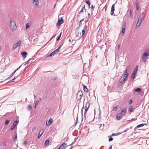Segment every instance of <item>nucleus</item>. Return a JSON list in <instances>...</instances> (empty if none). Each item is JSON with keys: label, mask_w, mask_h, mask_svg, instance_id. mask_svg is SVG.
Listing matches in <instances>:
<instances>
[{"label": "nucleus", "mask_w": 149, "mask_h": 149, "mask_svg": "<svg viewBox=\"0 0 149 149\" xmlns=\"http://www.w3.org/2000/svg\"><path fill=\"white\" fill-rule=\"evenodd\" d=\"M9 26L12 32L15 31L17 28L15 22L13 19H10L9 23Z\"/></svg>", "instance_id": "f257e3e1"}, {"label": "nucleus", "mask_w": 149, "mask_h": 149, "mask_svg": "<svg viewBox=\"0 0 149 149\" xmlns=\"http://www.w3.org/2000/svg\"><path fill=\"white\" fill-rule=\"evenodd\" d=\"M149 55V51L148 49H146L144 52V53L142 55V59L143 62L146 61V60L148 58L147 56Z\"/></svg>", "instance_id": "f03ea898"}, {"label": "nucleus", "mask_w": 149, "mask_h": 149, "mask_svg": "<svg viewBox=\"0 0 149 149\" xmlns=\"http://www.w3.org/2000/svg\"><path fill=\"white\" fill-rule=\"evenodd\" d=\"M61 47H58V48L57 49L55 50L52 53H50L47 56H46V58H47L48 57H51L52 56H54L55 54H57V53H58L59 49H60Z\"/></svg>", "instance_id": "7ed1b4c3"}, {"label": "nucleus", "mask_w": 149, "mask_h": 149, "mask_svg": "<svg viewBox=\"0 0 149 149\" xmlns=\"http://www.w3.org/2000/svg\"><path fill=\"white\" fill-rule=\"evenodd\" d=\"M83 93L81 91H79L77 94L76 97L77 99L78 100H80L82 97Z\"/></svg>", "instance_id": "20e7f679"}, {"label": "nucleus", "mask_w": 149, "mask_h": 149, "mask_svg": "<svg viewBox=\"0 0 149 149\" xmlns=\"http://www.w3.org/2000/svg\"><path fill=\"white\" fill-rule=\"evenodd\" d=\"M34 6L36 8H38L39 7V0H32Z\"/></svg>", "instance_id": "39448f33"}, {"label": "nucleus", "mask_w": 149, "mask_h": 149, "mask_svg": "<svg viewBox=\"0 0 149 149\" xmlns=\"http://www.w3.org/2000/svg\"><path fill=\"white\" fill-rule=\"evenodd\" d=\"M63 22V19L61 17L59 18L56 25L58 26H60Z\"/></svg>", "instance_id": "423d86ee"}, {"label": "nucleus", "mask_w": 149, "mask_h": 149, "mask_svg": "<svg viewBox=\"0 0 149 149\" xmlns=\"http://www.w3.org/2000/svg\"><path fill=\"white\" fill-rule=\"evenodd\" d=\"M126 27V24L124 23L122 26V29L121 31V34L122 36H123L125 31V28Z\"/></svg>", "instance_id": "0eeeda50"}, {"label": "nucleus", "mask_w": 149, "mask_h": 149, "mask_svg": "<svg viewBox=\"0 0 149 149\" xmlns=\"http://www.w3.org/2000/svg\"><path fill=\"white\" fill-rule=\"evenodd\" d=\"M66 145V143H63L59 146L58 149H65L67 147Z\"/></svg>", "instance_id": "6e6552de"}, {"label": "nucleus", "mask_w": 149, "mask_h": 149, "mask_svg": "<svg viewBox=\"0 0 149 149\" xmlns=\"http://www.w3.org/2000/svg\"><path fill=\"white\" fill-rule=\"evenodd\" d=\"M90 104L88 102H87L85 104V112L84 114H85L86 112V111L88 110V108H89L90 107Z\"/></svg>", "instance_id": "1a4fd4ad"}, {"label": "nucleus", "mask_w": 149, "mask_h": 149, "mask_svg": "<svg viewBox=\"0 0 149 149\" xmlns=\"http://www.w3.org/2000/svg\"><path fill=\"white\" fill-rule=\"evenodd\" d=\"M126 112V109L125 107L122 110L121 112L120 113L123 116H125V114Z\"/></svg>", "instance_id": "9d476101"}, {"label": "nucleus", "mask_w": 149, "mask_h": 149, "mask_svg": "<svg viewBox=\"0 0 149 149\" xmlns=\"http://www.w3.org/2000/svg\"><path fill=\"white\" fill-rule=\"evenodd\" d=\"M53 119L52 118H50L49 121H47L46 122V125L47 126L50 125L52 123Z\"/></svg>", "instance_id": "9b49d317"}, {"label": "nucleus", "mask_w": 149, "mask_h": 149, "mask_svg": "<svg viewBox=\"0 0 149 149\" xmlns=\"http://www.w3.org/2000/svg\"><path fill=\"white\" fill-rule=\"evenodd\" d=\"M27 53L25 52H22L21 53V55L24 59H25L26 57Z\"/></svg>", "instance_id": "f8f14e48"}, {"label": "nucleus", "mask_w": 149, "mask_h": 149, "mask_svg": "<svg viewBox=\"0 0 149 149\" xmlns=\"http://www.w3.org/2000/svg\"><path fill=\"white\" fill-rule=\"evenodd\" d=\"M31 22H29L26 24V29H27L30 27V26L31 25Z\"/></svg>", "instance_id": "ddd939ff"}, {"label": "nucleus", "mask_w": 149, "mask_h": 149, "mask_svg": "<svg viewBox=\"0 0 149 149\" xmlns=\"http://www.w3.org/2000/svg\"><path fill=\"white\" fill-rule=\"evenodd\" d=\"M114 4L112 5L111 6V14L112 15L114 13Z\"/></svg>", "instance_id": "4468645a"}, {"label": "nucleus", "mask_w": 149, "mask_h": 149, "mask_svg": "<svg viewBox=\"0 0 149 149\" xmlns=\"http://www.w3.org/2000/svg\"><path fill=\"white\" fill-rule=\"evenodd\" d=\"M123 115L120 114V113H119L116 116V118L118 120L120 119L122 117Z\"/></svg>", "instance_id": "2eb2a0df"}, {"label": "nucleus", "mask_w": 149, "mask_h": 149, "mask_svg": "<svg viewBox=\"0 0 149 149\" xmlns=\"http://www.w3.org/2000/svg\"><path fill=\"white\" fill-rule=\"evenodd\" d=\"M44 131L43 130H41L40 131V132L39 133V134L38 135V139H39L40 137L42 135Z\"/></svg>", "instance_id": "dca6fc26"}, {"label": "nucleus", "mask_w": 149, "mask_h": 149, "mask_svg": "<svg viewBox=\"0 0 149 149\" xmlns=\"http://www.w3.org/2000/svg\"><path fill=\"white\" fill-rule=\"evenodd\" d=\"M22 41L21 40H19L18 41L16 44L14 45V47H19V46L21 43Z\"/></svg>", "instance_id": "f3484780"}, {"label": "nucleus", "mask_w": 149, "mask_h": 149, "mask_svg": "<svg viewBox=\"0 0 149 149\" xmlns=\"http://www.w3.org/2000/svg\"><path fill=\"white\" fill-rule=\"evenodd\" d=\"M136 74L132 73L131 74V80L132 81H133V80L135 79V75Z\"/></svg>", "instance_id": "a211bd4d"}, {"label": "nucleus", "mask_w": 149, "mask_h": 149, "mask_svg": "<svg viewBox=\"0 0 149 149\" xmlns=\"http://www.w3.org/2000/svg\"><path fill=\"white\" fill-rule=\"evenodd\" d=\"M142 19V17L140 16L138 19L137 22L141 24Z\"/></svg>", "instance_id": "6ab92c4d"}, {"label": "nucleus", "mask_w": 149, "mask_h": 149, "mask_svg": "<svg viewBox=\"0 0 149 149\" xmlns=\"http://www.w3.org/2000/svg\"><path fill=\"white\" fill-rule=\"evenodd\" d=\"M136 92H138L139 93H141V89L140 88H138L134 89Z\"/></svg>", "instance_id": "aec40b11"}, {"label": "nucleus", "mask_w": 149, "mask_h": 149, "mask_svg": "<svg viewBox=\"0 0 149 149\" xmlns=\"http://www.w3.org/2000/svg\"><path fill=\"white\" fill-rule=\"evenodd\" d=\"M138 68V66H136V67L134 68V70L133 73L136 74L137 72Z\"/></svg>", "instance_id": "412c9836"}, {"label": "nucleus", "mask_w": 149, "mask_h": 149, "mask_svg": "<svg viewBox=\"0 0 149 149\" xmlns=\"http://www.w3.org/2000/svg\"><path fill=\"white\" fill-rule=\"evenodd\" d=\"M83 89L84 92H87L88 91V89L86 86L84 85L83 86Z\"/></svg>", "instance_id": "4be33fe9"}, {"label": "nucleus", "mask_w": 149, "mask_h": 149, "mask_svg": "<svg viewBox=\"0 0 149 149\" xmlns=\"http://www.w3.org/2000/svg\"><path fill=\"white\" fill-rule=\"evenodd\" d=\"M120 79L121 80V81H119L118 83L119 85H121L123 84L124 83V82H125V81H124V80L122 79L121 78H120Z\"/></svg>", "instance_id": "5701e85b"}, {"label": "nucleus", "mask_w": 149, "mask_h": 149, "mask_svg": "<svg viewBox=\"0 0 149 149\" xmlns=\"http://www.w3.org/2000/svg\"><path fill=\"white\" fill-rule=\"evenodd\" d=\"M122 133H113L111 134V136H117L120 134H121Z\"/></svg>", "instance_id": "b1692460"}, {"label": "nucleus", "mask_w": 149, "mask_h": 149, "mask_svg": "<svg viewBox=\"0 0 149 149\" xmlns=\"http://www.w3.org/2000/svg\"><path fill=\"white\" fill-rule=\"evenodd\" d=\"M49 143V139L47 140L46 141H45V145H46L47 146L48 145Z\"/></svg>", "instance_id": "393cba45"}, {"label": "nucleus", "mask_w": 149, "mask_h": 149, "mask_svg": "<svg viewBox=\"0 0 149 149\" xmlns=\"http://www.w3.org/2000/svg\"><path fill=\"white\" fill-rule=\"evenodd\" d=\"M85 6L84 5H83L82 6V9L80 11V12L79 13V14L80 13H82L83 12V10H84V9L85 8Z\"/></svg>", "instance_id": "a878e982"}, {"label": "nucleus", "mask_w": 149, "mask_h": 149, "mask_svg": "<svg viewBox=\"0 0 149 149\" xmlns=\"http://www.w3.org/2000/svg\"><path fill=\"white\" fill-rule=\"evenodd\" d=\"M86 3L88 5V6L90 7V2H89V0H85Z\"/></svg>", "instance_id": "bb28decb"}, {"label": "nucleus", "mask_w": 149, "mask_h": 149, "mask_svg": "<svg viewBox=\"0 0 149 149\" xmlns=\"http://www.w3.org/2000/svg\"><path fill=\"white\" fill-rule=\"evenodd\" d=\"M17 124V120H15L14 121L13 123V125L15 126H16Z\"/></svg>", "instance_id": "cd10ccee"}, {"label": "nucleus", "mask_w": 149, "mask_h": 149, "mask_svg": "<svg viewBox=\"0 0 149 149\" xmlns=\"http://www.w3.org/2000/svg\"><path fill=\"white\" fill-rule=\"evenodd\" d=\"M32 107L31 106L29 105L27 107V109L29 111H31V110Z\"/></svg>", "instance_id": "c85d7f7f"}, {"label": "nucleus", "mask_w": 149, "mask_h": 149, "mask_svg": "<svg viewBox=\"0 0 149 149\" xmlns=\"http://www.w3.org/2000/svg\"><path fill=\"white\" fill-rule=\"evenodd\" d=\"M41 99L40 98L39 100H37L36 102V105H37L38 104V103L41 100Z\"/></svg>", "instance_id": "c756f323"}, {"label": "nucleus", "mask_w": 149, "mask_h": 149, "mask_svg": "<svg viewBox=\"0 0 149 149\" xmlns=\"http://www.w3.org/2000/svg\"><path fill=\"white\" fill-rule=\"evenodd\" d=\"M10 122V120H6L5 122V124L6 125H7L8 124V123H9Z\"/></svg>", "instance_id": "7c9ffc66"}, {"label": "nucleus", "mask_w": 149, "mask_h": 149, "mask_svg": "<svg viewBox=\"0 0 149 149\" xmlns=\"http://www.w3.org/2000/svg\"><path fill=\"white\" fill-rule=\"evenodd\" d=\"M107 8V7L106 5H105V6L103 8L102 10H104L105 12H106Z\"/></svg>", "instance_id": "2f4dec72"}, {"label": "nucleus", "mask_w": 149, "mask_h": 149, "mask_svg": "<svg viewBox=\"0 0 149 149\" xmlns=\"http://www.w3.org/2000/svg\"><path fill=\"white\" fill-rule=\"evenodd\" d=\"M133 107L132 106H131L130 107V108H129V111H130V112H132L133 111Z\"/></svg>", "instance_id": "473e14b6"}, {"label": "nucleus", "mask_w": 149, "mask_h": 149, "mask_svg": "<svg viewBox=\"0 0 149 149\" xmlns=\"http://www.w3.org/2000/svg\"><path fill=\"white\" fill-rule=\"evenodd\" d=\"M144 125L143 124H140L139 125H138L137 126V127L139 128V127H142Z\"/></svg>", "instance_id": "72a5a7b5"}, {"label": "nucleus", "mask_w": 149, "mask_h": 149, "mask_svg": "<svg viewBox=\"0 0 149 149\" xmlns=\"http://www.w3.org/2000/svg\"><path fill=\"white\" fill-rule=\"evenodd\" d=\"M61 33H60V34L59 36H58L57 37V38L56 39V40H58L60 39V37H61Z\"/></svg>", "instance_id": "f704fd0d"}, {"label": "nucleus", "mask_w": 149, "mask_h": 149, "mask_svg": "<svg viewBox=\"0 0 149 149\" xmlns=\"http://www.w3.org/2000/svg\"><path fill=\"white\" fill-rule=\"evenodd\" d=\"M127 77H126L125 76H123V77L122 80H124V81H125L126 79L127 78Z\"/></svg>", "instance_id": "c9c22d12"}, {"label": "nucleus", "mask_w": 149, "mask_h": 149, "mask_svg": "<svg viewBox=\"0 0 149 149\" xmlns=\"http://www.w3.org/2000/svg\"><path fill=\"white\" fill-rule=\"evenodd\" d=\"M111 137L110 136H109V137H110V138L109 139V142H110L111 141H112L113 140V138L111 137Z\"/></svg>", "instance_id": "e433bc0d"}, {"label": "nucleus", "mask_w": 149, "mask_h": 149, "mask_svg": "<svg viewBox=\"0 0 149 149\" xmlns=\"http://www.w3.org/2000/svg\"><path fill=\"white\" fill-rule=\"evenodd\" d=\"M7 142L6 141L4 142L3 143V146H6L7 144Z\"/></svg>", "instance_id": "4c0bfd02"}, {"label": "nucleus", "mask_w": 149, "mask_h": 149, "mask_svg": "<svg viewBox=\"0 0 149 149\" xmlns=\"http://www.w3.org/2000/svg\"><path fill=\"white\" fill-rule=\"evenodd\" d=\"M140 25V24L137 22L136 24V28H137L139 27V26Z\"/></svg>", "instance_id": "58836bf2"}, {"label": "nucleus", "mask_w": 149, "mask_h": 149, "mask_svg": "<svg viewBox=\"0 0 149 149\" xmlns=\"http://www.w3.org/2000/svg\"><path fill=\"white\" fill-rule=\"evenodd\" d=\"M130 67L129 66H128L126 68V70H127V71H129L130 69Z\"/></svg>", "instance_id": "ea45409f"}, {"label": "nucleus", "mask_w": 149, "mask_h": 149, "mask_svg": "<svg viewBox=\"0 0 149 149\" xmlns=\"http://www.w3.org/2000/svg\"><path fill=\"white\" fill-rule=\"evenodd\" d=\"M117 110V107H114L113 108V111H116Z\"/></svg>", "instance_id": "a19ab883"}, {"label": "nucleus", "mask_w": 149, "mask_h": 149, "mask_svg": "<svg viewBox=\"0 0 149 149\" xmlns=\"http://www.w3.org/2000/svg\"><path fill=\"white\" fill-rule=\"evenodd\" d=\"M15 126H14V125H13L11 127V130H13L15 128Z\"/></svg>", "instance_id": "79ce46f5"}, {"label": "nucleus", "mask_w": 149, "mask_h": 149, "mask_svg": "<svg viewBox=\"0 0 149 149\" xmlns=\"http://www.w3.org/2000/svg\"><path fill=\"white\" fill-rule=\"evenodd\" d=\"M84 34H85V31H84V30H83L82 32V36L84 35Z\"/></svg>", "instance_id": "37998d69"}, {"label": "nucleus", "mask_w": 149, "mask_h": 149, "mask_svg": "<svg viewBox=\"0 0 149 149\" xmlns=\"http://www.w3.org/2000/svg\"><path fill=\"white\" fill-rule=\"evenodd\" d=\"M30 61V60H29L28 61H27L26 63H25L24 64V66L26 64H27V63H29V61Z\"/></svg>", "instance_id": "c03bdc74"}, {"label": "nucleus", "mask_w": 149, "mask_h": 149, "mask_svg": "<svg viewBox=\"0 0 149 149\" xmlns=\"http://www.w3.org/2000/svg\"><path fill=\"white\" fill-rule=\"evenodd\" d=\"M124 74H128V71H127V70H125V71L124 72Z\"/></svg>", "instance_id": "a18cd8bd"}, {"label": "nucleus", "mask_w": 149, "mask_h": 149, "mask_svg": "<svg viewBox=\"0 0 149 149\" xmlns=\"http://www.w3.org/2000/svg\"><path fill=\"white\" fill-rule=\"evenodd\" d=\"M36 129V126L34 127H33L32 129V131H33L34 130H35Z\"/></svg>", "instance_id": "49530a36"}, {"label": "nucleus", "mask_w": 149, "mask_h": 149, "mask_svg": "<svg viewBox=\"0 0 149 149\" xmlns=\"http://www.w3.org/2000/svg\"><path fill=\"white\" fill-rule=\"evenodd\" d=\"M132 102V100H130V101L129 102V104H131Z\"/></svg>", "instance_id": "de8ad7c7"}, {"label": "nucleus", "mask_w": 149, "mask_h": 149, "mask_svg": "<svg viewBox=\"0 0 149 149\" xmlns=\"http://www.w3.org/2000/svg\"><path fill=\"white\" fill-rule=\"evenodd\" d=\"M84 110V107H83L82 108H81V114H83V110Z\"/></svg>", "instance_id": "09e8293b"}, {"label": "nucleus", "mask_w": 149, "mask_h": 149, "mask_svg": "<svg viewBox=\"0 0 149 149\" xmlns=\"http://www.w3.org/2000/svg\"><path fill=\"white\" fill-rule=\"evenodd\" d=\"M123 75H124V76H125L126 77H127L128 75V74H123Z\"/></svg>", "instance_id": "8fccbe9b"}, {"label": "nucleus", "mask_w": 149, "mask_h": 149, "mask_svg": "<svg viewBox=\"0 0 149 149\" xmlns=\"http://www.w3.org/2000/svg\"><path fill=\"white\" fill-rule=\"evenodd\" d=\"M27 143V141H25L24 142V144H26Z\"/></svg>", "instance_id": "3c124183"}, {"label": "nucleus", "mask_w": 149, "mask_h": 149, "mask_svg": "<svg viewBox=\"0 0 149 149\" xmlns=\"http://www.w3.org/2000/svg\"><path fill=\"white\" fill-rule=\"evenodd\" d=\"M21 66H22V65H20L19 68H18L16 70H16V71H17V70H18L19 69V68H20L21 67Z\"/></svg>", "instance_id": "603ef678"}, {"label": "nucleus", "mask_w": 149, "mask_h": 149, "mask_svg": "<svg viewBox=\"0 0 149 149\" xmlns=\"http://www.w3.org/2000/svg\"><path fill=\"white\" fill-rule=\"evenodd\" d=\"M130 15H132V12L131 10H130Z\"/></svg>", "instance_id": "864d4df0"}, {"label": "nucleus", "mask_w": 149, "mask_h": 149, "mask_svg": "<svg viewBox=\"0 0 149 149\" xmlns=\"http://www.w3.org/2000/svg\"><path fill=\"white\" fill-rule=\"evenodd\" d=\"M17 139V136L15 135V138L13 139L14 140H15Z\"/></svg>", "instance_id": "5fc2aeb1"}, {"label": "nucleus", "mask_w": 149, "mask_h": 149, "mask_svg": "<svg viewBox=\"0 0 149 149\" xmlns=\"http://www.w3.org/2000/svg\"><path fill=\"white\" fill-rule=\"evenodd\" d=\"M139 6H136V10L137 11L139 9Z\"/></svg>", "instance_id": "6e6d98bb"}, {"label": "nucleus", "mask_w": 149, "mask_h": 149, "mask_svg": "<svg viewBox=\"0 0 149 149\" xmlns=\"http://www.w3.org/2000/svg\"><path fill=\"white\" fill-rule=\"evenodd\" d=\"M83 19H82L80 21V22H79V25H80L81 24V22L83 21Z\"/></svg>", "instance_id": "4d7b16f0"}, {"label": "nucleus", "mask_w": 149, "mask_h": 149, "mask_svg": "<svg viewBox=\"0 0 149 149\" xmlns=\"http://www.w3.org/2000/svg\"><path fill=\"white\" fill-rule=\"evenodd\" d=\"M136 6H139L138 3V2H137L136 3Z\"/></svg>", "instance_id": "13d9d810"}, {"label": "nucleus", "mask_w": 149, "mask_h": 149, "mask_svg": "<svg viewBox=\"0 0 149 149\" xmlns=\"http://www.w3.org/2000/svg\"><path fill=\"white\" fill-rule=\"evenodd\" d=\"M93 5H91V8L92 9H93Z\"/></svg>", "instance_id": "bf43d9fd"}, {"label": "nucleus", "mask_w": 149, "mask_h": 149, "mask_svg": "<svg viewBox=\"0 0 149 149\" xmlns=\"http://www.w3.org/2000/svg\"><path fill=\"white\" fill-rule=\"evenodd\" d=\"M112 145H111L110 146V147L109 149H112Z\"/></svg>", "instance_id": "052dcab7"}, {"label": "nucleus", "mask_w": 149, "mask_h": 149, "mask_svg": "<svg viewBox=\"0 0 149 149\" xmlns=\"http://www.w3.org/2000/svg\"><path fill=\"white\" fill-rule=\"evenodd\" d=\"M14 79H12L11 80H10V81L11 82H13L14 81Z\"/></svg>", "instance_id": "680f3d73"}, {"label": "nucleus", "mask_w": 149, "mask_h": 149, "mask_svg": "<svg viewBox=\"0 0 149 149\" xmlns=\"http://www.w3.org/2000/svg\"><path fill=\"white\" fill-rule=\"evenodd\" d=\"M16 72V70H15V71L13 72V73L12 74V75H14V74Z\"/></svg>", "instance_id": "e2e57ef3"}, {"label": "nucleus", "mask_w": 149, "mask_h": 149, "mask_svg": "<svg viewBox=\"0 0 149 149\" xmlns=\"http://www.w3.org/2000/svg\"><path fill=\"white\" fill-rule=\"evenodd\" d=\"M17 76H16V77H15L14 78H13L14 79H16L17 78Z\"/></svg>", "instance_id": "0e129e2a"}, {"label": "nucleus", "mask_w": 149, "mask_h": 149, "mask_svg": "<svg viewBox=\"0 0 149 149\" xmlns=\"http://www.w3.org/2000/svg\"><path fill=\"white\" fill-rule=\"evenodd\" d=\"M90 13H88V17H90Z\"/></svg>", "instance_id": "69168bd1"}, {"label": "nucleus", "mask_w": 149, "mask_h": 149, "mask_svg": "<svg viewBox=\"0 0 149 149\" xmlns=\"http://www.w3.org/2000/svg\"><path fill=\"white\" fill-rule=\"evenodd\" d=\"M126 130H124L123 132H126Z\"/></svg>", "instance_id": "338daca9"}, {"label": "nucleus", "mask_w": 149, "mask_h": 149, "mask_svg": "<svg viewBox=\"0 0 149 149\" xmlns=\"http://www.w3.org/2000/svg\"><path fill=\"white\" fill-rule=\"evenodd\" d=\"M119 48H120V47H118V50H119Z\"/></svg>", "instance_id": "774afa93"}]
</instances>
